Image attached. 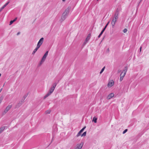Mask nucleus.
Returning a JSON list of instances; mask_svg holds the SVG:
<instances>
[{
    "mask_svg": "<svg viewBox=\"0 0 149 149\" xmlns=\"http://www.w3.org/2000/svg\"><path fill=\"white\" fill-rule=\"evenodd\" d=\"M70 9V7H68L65 10L63 13L61 17V20L62 22L65 20L68 16Z\"/></svg>",
    "mask_w": 149,
    "mask_h": 149,
    "instance_id": "1",
    "label": "nucleus"
},
{
    "mask_svg": "<svg viewBox=\"0 0 149 149\" xmlns=\"http://www.w3.org/2000/svg\"><path fill=\"white\" fill-rule=\"evenodd\" d=\"M54 87V86H51V88L49 90V92L47 93V94L44 96V99H45L50 95L51 93H52L55 89Z\"/></svg>",
    "mask_w": 149,
    "mask_h": 149,
    "instance_id": "2",
    "label": "nucleus"
},
{
    "mask_svg": "<svg viewBox=\"0 0 149 149\" xmlns=\"http://www.w3.org/2000/svg\"><path fill=\"white\" fill-rule=\"evenodd\" d=\"M127 70V66L125 67L124 69L121 72L120 74V76H122L123 77H124L126 74V73Z\"/></svg>",
    "mask_w": 149,
    "mask_h": 149,
    "instance_id": "3",
    "label": "nucleus"
},
{
    "mask_svg": "<svg viewBox=\"0 0 149 149\" xmlns=\"http://www.w3.org/2000/svg\"><path fill=\"white\" fill-rule=\"evenodd\" d=\"M12 105H8L6 108L3 112L2 114L3 115H4L6 114L11 108Z\"/></svg>",
    "mask_w": 149,
    "mask_h": 149,
    "instance_id": "4",
    "label": "nucleus"
},
{
    "mask_svg": "<svg viewBox=\"0 0 149 149\" xmlns=\"http://www.w3.org/2000/svg\"><path fill=\"white\" fill-rule=\"evenodd\" d=\"M23 103V102L22 101H19L16 105L15 108H19V107H20L21 105Z\"/></svg>",
    "mask_w": 149,
    "mask_h": 149,
    "instance_id": "5",
    "label": "nucleus"
},
{
    "mask_svg": "<svg viewBox=\"0 0 149 149\" xmlns=\"http://www.w3.org/2000/svg\"><path fill=\"white\" fill-rule=\"evenodd\" d=\"M117 19L113 18L111 22L112 26L113 28L114 27L115 24L116 22Z\"/></svg>",
    "mask_w": 149,
    "mask_h": 149,
    "instance_id": "6",
    "label": "nucleus"
},
{
    "mask_svg": "<svg viewBox=\"0 0 149 149\" xmlns=\"http://www.w3.org/2000/svg\"><path fill=\"white\" fill-rule=\"evenodd\" d=\"M86 127H84L76 135L77 137H78L79 136L81 135V133L83 131L84 129L86 128Z\"/></svg>",
    "mask_w": 149,
    "mask_h": 149,
    "instance_id": "7",
    "label": "nucleus"
},
{
    "mask_svg": "<svg viewBox=\"0 0 149 149\" xmlns=\"http://www.w3.org/2000/svg\"><path fill=\"white\" fill-rule=\"evenodd\" d=\"M48 53V51H47L46 53H45L44 56H43L42 59H41L42 60L45 61L46 58L47 56Z\"/></svg>",
    "mask_w": 149,
    "mask_h": 149,
    "instance_id": "8",
    "label": "nucleus"
},
{
    "mask_svg": "<svg viewBox=\"0 0 149 149\" xmlns=\"http://www.w3.org/2000/svg\"><path fill=\"white\" fill-rule=\"evenodd\" d=\"M44 40V38H41L39 40V41L38 42V44H39V45H40L41 46V45L42 44Z\"/></svg>",
    "mask_w": 149,
    "mask_h": 149,
    "instance_id": "9",
    "label": "nucleus"
},
{
    "mask_svg": "<svg viewBox=\"0 0 149 149\" xmlns=\"http://www.w3.org/2000/svg\"><path fill=\"white\" fill-rule=\"evenodd\" d=\"M114 84V82L113 81H111L109 82L108 84V87H111L113 86Z\"/></svg>",
    "mask_w": 149,
    "mask_h": 149,
    "instance_id": "10",
    "label": "nucleus"
},
{
    "mask_svg": "<svg viewBox=\"0 0 149 149\" xmlns=\"http://www.w3.org/2000/svg\"><path fill=\"white\" fill-rule=\"evenodd\" d=\"M114 96V94L113 93H110L107 96V99H110L112 97H113Z\"/></svg>",
    "mask_w": 149,
    "mask_h": 149,
    "instance_id": "11",
    "label": "nucleus"
},
{
    "mask_svg": "<svg viewBox=\"0 0 149 149\" xmlns=\"http://www.w3.org/2000/svg\"><path fill=\"white\" fill-rule=\"evenodd\" d=\"M83 144H82V143H80L78 145L77 147L75 149H81L83 146Z\"/></svg>",
    "mask_w": 149,
    "mask_h": 149,
    "instance_id": "12",
    "label": "nucleus"
},
{
    "mask_svg": "<svg viewBox=\"0 0 149 149\" xmlns=\"http://www.w3.org/2000/svg\"><path fill=\"white\" fill-rule=\"evenodd\" d=\"M91 36V34L90 33L87 36V37L86 39L85 40H86V41H88V40H90V38Z\"/></svg>",
    "mask_w": 149,
    "mask_h": 149,
    "instance_id": "13",
    "label": "nucleus"
},
{
    "mask_svg": "<svg viewBox=\"0 0 149 149\" xmlns=\"http://www.w3.org/2000/svg\"><path fill=\"white\" fill-rule=\"evenodd\" d=\"M5 127L3 126L0 128V134H1L4 130Z\"/></svg>",
    "mask_w": 149,
    "mask_h": 149,
    "instance_id": "14",
    "label": "nucleus"
},
{
    "mask_svg": "<svg viewBox=\"0 0 149 149\" xmlns=\"http://www.w3.org/2000/svg\"><path fill=\"white\" fill-rule=\"evenodd\" d=\"M119 10L118 8H117V9L116 10L115 13L114 14L118 15V14H119Z\"/></svg>",
    "mask_w": 149,
    "mask_h": 149,
    "instance_id": "15",
    "label": "nucleus"
},
{
    "mask_svg": "<svg viewBox=\"0 0 149 149\" xmlns=\"http://www.w3.org/2000/svg\"><path fill=\"white\" fill-rule=\"evenodd\" d=\"M97 118L95 117H94L93 118L92 121L94 122L95 123H97Z\"/></svg>",
    "mask_w": 149,
    "mask_h": 149,
    "instance_id": "16",
    "label": "nucleus"
},
{
    "mask_svg": "<svg viewBox=\"0 0 149 149\" xmlns=\"http://www.w3.org/2000/svg\"><path fill=\"white\" fill-rule=\"evenodd\" d=\"M9 3L10 1H8L2 7L4 8Z\"/></svg>",
    "mask_w": 149,
    "mask_h": 149,
    "instance_id": "17",
    "label": "nucleus"
},
{
    "mask_svg": "<svg viewBox=\"0 0 149 149\" xmlns=\"http://www.w3.org/2000/svg\"><path fill=\"white\" fill-rule=\"evenodd\" d=\"M51 111L50 110H47L45 112L46 114H50L51 113Z\"/></svg>",
    "mask_w": 149,
    "mask_h": 149,
    "instance_id": "18",
    "label": "nucleus"
},
{
    "mask_svg": "<svg viewBox=\"0 0 149 149\" xmlns=\"http://www.w3.org/2000/svg\"><path fill=\"white\" fill-rule=\"evenodd\" d=\"M3 95H2L0 97V104L2 100H3Z\"/></svg>",
    "mask_w": 149,
    "mask_h": 149,
    "instance_id": "19",
    "label": "nucleus"
},
{
    "mask_svg": "<svg viewBox=\"0 0 149 149\" xmlns=\"http://www.w3.org/2000/svg\"><path fill=\"white\" fill-rule=\"evenodd\" d=\"M86 131L85 132L83 133V134H81V136L82 137L83 136H85L86 135Z\"/></svg>",
    "mask_w": 149,
    "mask_h": 149,
    "instance_id": "20",
    "label": "nucleus"
},
{
    "mask_svg": "<svg viewBox=\"0 0 149 149\" xmlns=\"http://www.w3.org/2000/svg\"><path fill=\"white\" fill-rule=\"evenodd\" d=\"M105 67L104 66L100 72V74H101L102 73V72L104 71V70L105 69Z\"/></svg>",
    "mask_w": 149,
    "mask_h": 149,
    "instance_id": "21",
    "label": "nucleus"
},
{
    "mask_svg": "<svg viewBox=\"0 0 149 149\" xmlns=\"http://www.w3.org/2000/svg\"><path fill=\"white\" fill-rule=\"evenodd\" d=\"M41 45H39V44H37V46L36 47V49L38 50V49L40 48Z\"/></svg>",
    "mask_w": 149,
    "mask_h": 149,
    "instance_id": "22",
    "label": "nucleus"
},
{
    "mask_svg": "<svg viewBox=\"0 0 149 149\" xmlns=\"http://www.w3.org/2000/svg\"><path fill=\"white\" fill-rule=\"evenodd\" d=\"M41 45H39V44H37V46L36 47V49L38 50V49L40 48Z\"/></svg>",
    "mask_w": 149,
    "mask_h": 149,
    "instance_id": "23",
    "label": "nucleus"
},
{
    "mask_svg": "<svg viewBox=\"0 0 149 149\" xmlns=\"http://www.w3.org/2000/svg\"><path fill=\"white\" fill-rule=\"evenodd\" d=\"M118 15L114 14L113 18H116V19H118Z\"/></svg>",
    "mask_w": 149,
    "mask_h": 149,
    "instance_id": "24",
    "label": "nucleus"
},
{
    "mask_svg": "<svg viewBox=\"0 0 149 149\" xmlns=\"http://www.w3.org/2000/svg\"><path fill=\"white\" fill-rule=\"evenodd\" d=\"M37 50L35 48L34 50H33V52L32 53V54L33 55L35 54V52L37 51Z\"/></svg>",
    "mask_w": 149,
    "mask_h": 149,
    "instance_id": "25",
    "label": "nucleus"
},
{
    "mask_svg": "<svg viewBox=\"0 0 149 149\" xmlns=\"http://www.w3.org/2000/svg\"><path fill=\"white\" fill-rule=\"evenodd\" d=\"M44 61H43V60H42H42L41 59L40 61V62L39 63V65H41V64L42 63H43V62Z\"/></svg>",
    "mask_w": 149,
    "mask_h": 149,
    "instance_id": "26",
    "label": "nucleus"
},
{
    "mask_svg": "<svg viewBox=\"0 0 149 149\" xmlns=\"http://www.w3.org/2000/svg\"><path fill=\"white\" fill-rule=\"evenodd\" d=\"M57 84V83H55L52 86H54V88H55Z\"/></svg>",
    "mask_w": 149,
    "mask_h": 149,
    "instance_id": "27",
    "label": "nucleus"
},
{
    "mask_svg": "<svg viewBox=\"0 0 149 149\" xmlns=\"http://www.w3.org/2000/svg\"><path fill=\"white\" fill-rule=\"evenodd\" d=\"M109 22H110V21H109L107 22V24H106V25L105 26V27H104V28H105V29H106V28H107V26L109 24Z\"/></svg>",
    "mask_w": 149,
    "mask_h": 149,
    "instance_id": "28",
    "label": "nucleus"
},
{
    "mask_svg": "<svg viewBox=\"0 0 149 149\" xmlns=\"http://www.w3.org/2000/svg\"><path fill=\"white\" fill-rule=\"evenodd\" d=\"M106 29H105V28H104L103 29H102V31L101 32V33H100L102 34V33H103V32L104 31H105V30Z\"/></svg>",
    "mask_w": 149,
    "mask_h": 149,
    "instance_id": "29",
    "label": "nucleus"
},
{
    "mask_svg": "<svg viewBox=\"0 0 149 149\" xmlns=\"http://www.w3.org/2000/svg\"><path fill=\"white\" fill-rule=\"evenodd\" d=\"M127 131V129H126L123 132V134H125Z\"/></svg>",
    "mask_w": 149,
    "mask_h": 149,
    "instance_id": "30",
    "label": "nucleus"
},
{
    "mask_svg": "<svg viewBox=\"0 0 149 149\" xmlns=\"http://www.w3.org/2000/svg\"><path fill=\"white\" fill-rule=\"evenodd\" d=\"M127 29H125L123 30V32L124 33H125L127 32Z\"/></svg>",
    "mask_w": 149,
    "mask_h": 149,
    "instance_id": "31",
    "label": "nucleus"
},
{
    "mask_svg": "<svg viewBox=\"0 0 149 149\" xmlns=\"http://www.w3.org/2000/svg\"><path fill=\"white\" fill-rule=\"evenodd\" d=\"M88 42V41H86V40H85V41L84 42L83 45H85Z\"/></svg>",
    "mask_w": 149,
    "mask_h": 149,
    "instance_id": "32",
    "label": "nucleus"
},
{
    "mask_svg": "<svg viewBox=\"0 0 149 149\" xmlns=\"http://www.w3.org/2000/svg\"><path fill=\"white\" fill-rule=\"evenodd\" d=\"M13 22H14L13 20H11L10 22L9 25H11L13 23Z\"/></svg>",
    "mask_w": 149,
    "mask_h": 149,
    "instance_id": "33",
    "label": "nucleus"
},
{
    "mask_svg": "<svg viewBox=\"0 0 149 149\" xmlns=\"http://www.w3.org/2000/svg\"><path fill=\"white\" fill-rule=\"evenodd\" d=\"M123 77L122 76H120V81H121L123 80Z\"/></svg>",
    "mask_w": 149,
    "mask_h": 149,
    "instance_id": "34",
    "label": "nucleus"
},
{
    "mask_svg": "<svg viewBox=\"0 0 149 149\" xmlns=\"http://www.w3.org/2000/svg\"><path fill=\"white\" fill-rule=\"evenodd\" d=\"M4 9V8L2 7L0 9V13L1 12V11Z\"/></svg>",
    "mask_w": 149,
    "mask_h": 149,
    "instance_id": "35",
    "label": "nucleus"
},
{
    "mask_svg": "<svg viewBox=\"0 0 149 149\" xmlns=\"http://www.w3.org/2000/svg\"><path fill=\"white\" fill-rule=\"evenodd\" d=\"M102 34L100 33L98 36V38H100V37L102 35Z\"/></svg>",
    "mask_w": 149,
    "mask_h": 149,
    "instance_id": "36",
    "label": "nucleus"
},
{
    "mask_svg": "<svg viewBox=\"0 0 149 149\" xmlns=\"http://www.w3.org/2000/svg\"><path fill=\"white\" fill-rule=\"evenodd\" d=\"M121 70H118V73H119L120 72Z\"/></svg>",
    "mask_w": 149,
    "mask_h": 149,
    "instance_id": "37",
    "label": "nucleus"
},
{
    "mask_svg": "<svg viewBox=\"0 0 149 149\" xmlns=\"http://www.w3.org/2000/svg\"><path fill=\"white\" fill-rule=\"evenodd\" d=\"M17 19V18H16L13 20V22H15L16 20Z\"/></svg>",
    "mask_w": 149,
    "mask_h": 149,
    "instance_id": "38",
    "label": "nucleus"
},
{
    "mask_svg": "<svg viewBox=\"0 0 149 149\" xmlns=\"http://www.w3.org/2000/svg\"><path fill=\"white\" fill-rule=\"evenodd\" d=\"M107 52H109V48H108L107 50Z\"/></svg>",
    "mask_w": 149,
    "mask_h": 149,
    "instance_id": "39",
    "label": "nucleus"
},
{
    "mask_svg": "<svg viewBox=\"0 0 149 149\" xmlns=\"http://www.w3.org/2000/svg\"><path fill=\"white\" fill-rule=\"evenodd\" d=\"M20 34V32H19L17 33V35H18Z\"/></svg>",
    "mask_w": 149,
    "mask_h": 149,
    "instance_id": "40",
    "label": "nucleus"
},
{
    "mask_svg": "<svg viewBox=\"0 0 149 149\" xmlns=\"http://www.w3.org/2000/svg\"><path fill=\"white\" fill-rule=\"evenodd\" d=\"M141 47L140 48V52H141Z\"/></svg>",
    "mask_w": 149,
    "mask_h": 149,
    "instance_id": "41",
    "label": "nucleus"
},
{
    "mask_svg": "<svg viewBox=\"0 0 149 149\" xmlns=\"http://www.w3.org/2000/svg\"><path fill=\"white\" fill-rule=\"evenodd\" d=\"M2 88H1L0 90V93H1V91H2Z\"/></svg>",
    "mask_w": 149,
    "mask_h": 149,
    "instance_id": "42",
    "label": "nucleus"
},
{
    "mask_svg": "<svg viewBox=\"0 0 149 149\" xmlns=\"http://www.w3.org/2000/svg\"><path fill=\"white\" fill-rule=\"evenodd\" d=\"M66 0H62L63 1H65Z\"/></svg>",
    "mask_w": 149,
    "mask_h": 149,
    "instance_id": "43",
    "label": "nucleus"
},
{
    "mask_svg": "<svg viewBox=\"0 0 149 149\" xmlns=\"http://www.w3.org/2000/svg\"><path fill=\"white\" fill-rule=\"evenodd\" d=\"M26 96H24V99H25L26 97Z\"/></svg>",
    "mask_w": 149,
    "mask_h": 149,
    "instance_id": "44",
    "label": "nucleus"
},
{
    "mask_svg": "<svg viewBox=\"0 0 149 149\" xmlns=\"http://www.w3.org/2000/svg\"><path fill=\"white\" fill-rule=\"evenodd\" d=\"M142 0H141V1H142Z\"/></svg>",
    "mask_w": 149,
    "mask_h": 149,
    "instance_id": "45",
    "label": "nucleus"
}]
</instances>
